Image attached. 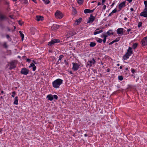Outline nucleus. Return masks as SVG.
Segmentation results:
<instances>
[{
  "mask_svg": "<svg viewBox=\"0 0 147 147\" xmlns=\"http://www.w3.org/2000/svg\"><path fill=\"white\" fill-rule=\"evenodd\" d=\"M62 83L63 80H62L60 79H57L52 82L53 86L55 88H57Z\"/></svg>",
  "mask_w": 147,
  "mask_h": 147,
  "instance_id": "nucleus-1",
  "label": "nucleus"
},
{
  "mask_svg": "<svg viewBox=\"0 0 147 147\" xmlns=\"http://www.w3.org/2000/svg\"><path fill=\"white\" fill-rule=\"evenodd\" d=\"M132 48L129 47L128 49L127 50V52L123 56V59L124 60H126L128 59L129 57L133 53V52L132 51Z\"/></svg>",
  "mask_w": 147,
  "mask_h": 147,
  "instance_id": "nucleus-2",
  "label": "nucleus"
},
{
  "mask_svg": "<svg viewBox=\"0 0 147 147\" xmlns=\"http://www.w3.org/2000/svg\"><path fill=\"white\" fill-rule=\"evenodd\" d=\"M55 16L57 18L60 19L63 17V15L62 13L60 11H57L55 13Z\"/></svg>",
  "mask_w": 147,
  "mask_h": 147,
  "instance_id": "nucleus-3",
  "label": "nucleus"
},
{
  "mask_svg": "<svg viewBox=\"0 0 147 147\" xmlns=\"http://www.w3.org/2000/svg\"><path fill=\"white\" fill-rule=\"evenodd\" d=\"M60 40L59 39H55L52 40H51L49 42L48 45L49 46H51L52 45H54L55 43H59L60 42Z\"/></svg>",
  "mask_w": 147,
  "mask_h": 147,
  "instance_id": "nucleus-4",
  "label": "nucleus"
},
{
  "mask_svg": "<svg viewBox=\"0 0 147 147\" xmlns=\"http://www.w3.org/2000/svg\"><path fill=\"white\" fill-rule=\"evenodd\" d=\"M96 62L94 59L93 58L92 60L88 61L87 63L86 67H88V66L90 67H92V65L94 64Z\"/></svg>",
  "mask_w": 147,
  "mask_h": 147,
  "instance_id": "nucleus-5",
  "label": "nucleus"
},
{
  "mask_svg": "<svg viewBox=\"0 0 147 147\" xmlns=\"http://www.w3.org/2000/svg\"><path fill=\"white\" fill-rule=\"evenodd\" d=\"M72 64L73 65L72 69L74 71H76L79 68L80 65L79 64L76 63H73Z\"/></svg>",
  "mask_w": 147,
  "mask_h": 147,
  "instance_id": "nucleus-6",
  "label": "nucleus"
},
{
  "mask_svg": "<svg viewBox=\"0 0 147 147\" xmlns=\"http://www.w3.org/2000/svg\"><path fill=\"white\" fill-rule=\"evenodd\" d=\"M29 71L28 69L25 68H24L22 69L20 72L22 74L27 75L28 74Z\"/></svg>",
  "mask_w": 147,
  "mask_h": 147,
  "instance_id": "nucleus-7",
  "label": "nucleus"
},
{
  "mask_svg": "<svg viewBox=\"0 0 147 147\" xmlns=\"http://www.w3.org/2000/svg\"><path fill=\"white\" fill-rule=\"evenodd\" d=\"M95 19V17L92 14L90 15V17L89 18V20L87 22V23H92Z\"/></svg>",
  "mask_w": 147,
  "mask_h": 147,
  "instance_id": "nucleus-8",
  "label": "nucleus"
},
{
  "mask_svg": "<svg viewBox=\"0 0 147 147\" xmlns=\"http://www.w3.org/2000/svg\"><path fill=\"white\" fill-rule=\"evenodd\" d=\"M142 45L144 46H146L147 44V36L144 38L141 41Z\"/></svg>",
  "mask_w": 147,
  "mask_h": 147,
  "instance_id": "nucleus-9",
  "label": "nucleus"
},
{
  "mask_svg": "<svg viewBox=\"0 0 147 147\" xmlns=\"http://www.w3.org/2000/svg\"><path fill=\"white\" fill-rule=\"evenodd\" d=\"M125 1H123L119 4V8L120 10H121L122 8L124 7L125 6Z\"/></svg>",
  "mask_w": 147,
  "mask_h": 147,
  "instance_id": "nucleus-10",
  "label": "nucleus"
},
{
  "mask_svg": "<svg viewBox=\"0 0 147 147\" xmlns=\"http://www.w3.org/2000/svg\"><path fill=\"white\" fill-rule=\"evenodd\" d=\"M59 28V26L57 25L54 24L51 27V29L52 30L55 31L58 29Z\"/></svg>",
  "mask_w": 147,
  "mask_h": 147,
  "instance_id": "nucleus-11",
  "label": "nucleus"
},
{
  "mask_svg": "<svg viewBox=\"0 0 147 147\" xmlns=\"http://www.w3.org/2000/svg\"><path fill=\"white\" fill-rule=\"evenodd\" d=\"M16 67V65L14 62L12 61L10 63V69H13L15 68Z\"/></svg>",
  "mask_w": 147,
  "mask_h": 147,
  "instance_id": "nucleus-12",
  "label": "nucleus"
},
{
  "mask_svg": "<svg viewBox=\"0 0 147 147\" xmlns=\"http://www.w3.org/2000/svg\"><path fill=\"white\" fill-rule=\"evenodd\" d=\"M94 9L90 10L88 9H86L84 11V12L85 13H92L93 12Z\"/></svg>",
  "mask_w": 147,
  "mask_h": 147,
  "instance_id": "nucleus-13",
  "label": "nucleus"
},
{
  "mask_svg": "<svg viewBox=\"0 0 147 147\" xmlns=\"http://www.w3.org/2000/svg\"><path fill=\"white\" fill-rule=\"evenodd\" d=\"M123 28L118 29L117 30V34H123Z\"/></svg>",
  "mask_w": 147,
  "mask_h": 147,
  "instance_id": "nucleus-14",
  "label": "nucleus"
},
{
  "mask_svg": "<svg viewBox=\"0 0 147 147\" xmlns=\"http://www.w3.org/2000/svg\"><path fill=\"white\" fill-rule=\"evenodd\" d=\"M141 16H143L144 17H147V12L143 11L140 13Z\"/></svg>",
  "mask_w": 147,
  "mask_h": 147,
  "instance_id": "nucleus-15",
  "label": "nucleus"
},
{
  "mask_svg": "<svg viewBox=\"0 0 147 147\" xmlns=\"http://www.w3.org/2000/svg\"><path fill=\"white\" fill-rule=\"evenodd\" d=\"M36 20L37 21H39L40 20H42L43 19V18L42 16H36Z\"/></svg>",
  "mask_w": 147,
  "mask_h": 147,
  "instance_id": "nucleus-16",
  "label": "nucleus"
},
{
  "mask_svg": "<svg viewBox=\"0 0 147 147\" xmlns=\"http://www.w3.org/2000/svg\"><path fill=\"white\" fill-rule=\"evenodd\" d=\"M47 98H48L49 100L52 101L53 99V97L51 94H49L47 96Z\"/></svg>",
  "mask_w": 147,
  "mask_h": 147,
  "instance_id": "nucleus-17",
  "label": "nucleus"
},
{
  "mask_svg": "<svg viewBox=\"0 0 147 147\" xmlns=\"http://www.w3.org/2000/svg\"><path fill=\"white\" fill-rule=\"evenodd\" d=\"M18 103V97L16 96L15 97L14 102V104L15 105H17Z\"/></svg>",
  "mask_w": 147,
  "mask_h": 147,
  "instance_id": "nucleus-18",
  "label": "nucleus"
},
{
  "mask_svg": "<svg viewBox=\"0 0 147 147\" xmlns=\"http://www.w3.org/2000/svg\"><path fill=\"white\" fill-rule=\"evenodd\" d=\"M96 43L94 42H91L90 44V46L91 47H94L96 45Z\"/></svg>",
  "mask_w": 147,
  "mask_h": 147,
  "instance_id": "nucleus-19",
  "label": "nucleus"
},
{
  "mask_svg": "<svg viewBox=\"0 0 147 147\" xmlns=\"http://www.w3.org/2000/svg\"><path fill=\"white\" fill-rule=\"evenodd\" d=\"M5 18V17L4 15L2 14H0V20H3Z\"/></svg>",
  "mask_w": 147,
  "mask_h": 147,
  "instance_id": "nucleus-20",
  "label": "nucleus"
},
{
  "mask_svg": "<svg viewBox=\"0 0 147 147\" xmlns=\"http://www.w3.org/2000/svg\"><path fill=\"white\" fill-rule=\"evenodd\" d=\"M103 32V30H100L98 31H95L94 32V34L95 35L98 34L102 32Z\"/></svg>",
  "mask_w": 147,
  "mask_h": 147,
  "instance_id": "nucleus-21",
  "label": "nucleus"
},
{
  "mask_svg": "<svg viewBox=\"0 0 147 147\" xmlns=\"http://www.w3.org/2000/svg\"><path fill=\"white\" fill-rule=\"evenodd\" d=\"M19 32L20 34V36H21V37H22V40L24 38V34L22 33V32L21 31H20Z\"/></svg>",
  "mask_w": 147,
  "mask_h": 147,
  "instance_id": "nucleus-22",
  "label": "nucleus"
},
{
  "mask_svg": "<svg viewBox=\"0 0 147 147\" xmlns=\"http://www.w3.org/2000/svg\"><path fill=\"white\" fill-rule=\"evenodd\" d=\"M46 4H49L50 1L49 0H42Z\"/></svg>",
  "mask_w": 147,
  "mask_h": 147,
  "instance_id": "nucleus-23",
  "label": "nucleus"
},
{
  "mask_svg": "<svg viewBox=\"0 0 147 147\" xmlns=\"http://www.w3.org/2000/svg\"><path fill=\"white\" fill-rule=\"evenodd\" d=\"M111 31V30H110L108 31H107L106 34H107L108 35H110L111 34H112V35L113 34V32H110Z\"/></svg>",
  "mask_w": 147,
  "mask_h": 147,
  "instance_id": "nucleus-24",
  "label": "nucleus"
},
{
  "mask_svg": "<svg viewBox=\"0 0 147 147\" xmlns=\"http://www.w3.org/2000/svg\"><path fill=\"white\" fill-rule=\"evenodd\" d=\"M0 28L1 29H3L5 28V26L1 22H0Z\"/></svg>",
  "mask_w": 147,
  "mask_h": 147,
  "instance_id": "nucleus-25",
  "label": "nucleus"
},
{
  "mask_svg": "<svg viewBox=\"0 0 147 147\" xmlns=\"http://www.w3.org/2000/svg\"><path fill=\"white\" fill-rule=\"evenodd\" d=\"M138 46V44L135 43L133 45V47L134 49H135Z\"/></svg>",
  "mask_w": 147,
  "mask_h": 147,
  "instance_id": "nucleus-26",
  "label": "nucleus"
},
{
  "mask_svg": "<svg viewBox=\"0 0 147 147\" xmlns=\"http://www.w3.org/2000/svg\"><path fill=\"white\" fill-rule=\"evenodd\" d=\"M82 20V18H80L79 19L77 20L76 21V22L78 23H80V22H81V21Z\"/></svg>",
  "mask_w": 147,
  "mask_h": 147,
  "instance_id": "nucleus-27",
  "label": "nucleus"
},
{
  "mask_svg": "<svg viewBox=\"0 0 147 147\" xmlns=\"http://www.w3.org/2000/svg\"><path fill=\"white\" fill-rule=\"evenodd\" d=\"M118 79L119 80L121 81L123 79V77L122 76H118Z\"/></svg>",
  "mask_w": 147,
  "mask_h": 147,
  "instance_id": "nucleus-28",
  "label": "nucleus"
},
{
  "mask_svg": "<svg viewBox=\"0 0 147 147\" xmlns=\"http://www.w3.org/2000/svg\"><path fill=\"white\" fill-rule=\"evenodd\" d=\"M97 42L99 43H101L102 41V40L101 38H98V40H97Z\"/></svg>",
  "mask_w": 147,
  "mask_h": 147,
  "instance_id": "nucleus-29",
  "label": "nucleus"
},
{
  "mask_svg": "<svg viewBox=\"0 0 147 147\" xmlns=\"http://www.w3.org/2000/svg\"><path fill=\"white\" fill-rule=\"evenodd\" d=\"M63 57V55H60L59 56V60L60 61L61 60V59Z\"/></svg>",
  "mask_w": 147,
  "mask_h": 147,
  "instance_id": "nucleus-30",
  "label": "nucleus"
},
{
  "mask_svg": "<svg viewBox=\"0 0 147 147\" xmlns=\"http://www.w3.org/2000/svg\"><path fill=\"white\" fill-rule=\"evenodd\" d=\"M78 3H82L83 2V0H78Z\"/></svg>",
  "mask_w": 147,
  "mask_h": 147,
  "instance_id": "nucleus-31",
  "label": "nucleus"
},
{
  "mask_svg": "<svg viewBox=\"0 0 147 147\" xmlns=\"http://www.w3.org/2000/svg\"><path fill=\"white\" fill-rule=\"evenodd\" d=\"M53 97L56 100H57L58 99V97L56 95H53Z\"/></svg>",
  "mask_w": 147,
  "mask_h": 147,
  "instance_id": "nucleus-32",
  "label": "nucleus"
},
{
  "mask_svg": "<svg viewBox=\"0 0 147 147\" xmlns=\"http://www.w3.org/2000/svg\"><path fill=\"white\" fill-rule=\"evenodd\" d=\"M35 65L33 63H32L30 64V65L29 66V67L30 68L31 67H33Z\"/></svg>",
  "mask_w": 147,
  "mask_h": 147,
  "instance_id": "nucleus-33",
  "label": "nucleus"
},
{
  "mask_svg": "<svg viewBox=\"0 0 147 147\" xmlns=\"http://www.w3.org/2000/svg\"><path fill=\"white\" fill-rule=\"evenodd\" d=\"M142 23L141 22H139L138 23V27H140L142 26Z\"/></svg>",
  "mask_w": 147,
  "mask_h": 147,
  "instance_id": "nucleus-34",
  "label": "nucleus"
},
{
  "mask_svg": "<svg viewBox=\"0 0 147 147\" xmlns=\"http://www.w3.org/2000/svg\"><path fill=\"white\" fill-rule=\"evenodd\" d=\"M72 8L73 9V12L75 13V14H76L77 13V11L75 9H74V7H72Z\"/></svg>",
  "mask_w": 147,
  "mask_h": 147,
  "instance_id": "nucleus-35",
  "label": "nucleus"
},
{
  "mask_svg": "<svg viewBox=\"0 0 147 147\" xmlns=\"http://www.w3.org/2000/svg\"><path fill=\"white\" fill-rule=\"evenodd\" d=\"M144 3L145 5V7H147V1H144Z\"/></svg>",
  "mask_w": 147,
  "mask_h": 147,
  "instance_id": "nucleus-36",
  "label": "nucleus"
},
{
  "mask_svg": "<svg viewBox=\"0 0 147 147\" xmlns=\"http://www.w3.org/2000/svg\"><path fill=\"white\" fill-rule=\"evenodd\" d=\"M12 95H11L12 97H14V95H15L16 94V92L15 91H13L12 92Z\"/></svg>",
  "mask_w": 147,
  "mask_h": 147,
  "instance_id": "nucleus-37",
  "label": "nucleus"
},
{
  "mask_svg": "<svg viewBox=\"0 0 147 147\" xmlns=\"http://www.w3.org/2000/svg\"><path fill=\"white\" fill-rule=\"evenodd\" d=\"M117 10L116 9H115L112 11L111 12V13H116L117 12Z\"/></svg>",
  "mask_w": 147,
  "mask_h": 147,
  "instance_id": "nucleus-38",
  "label": "nucleus"
},
{
  "mask_svg": "<svg viewBox=\"0 0 147 147\" xmlns=\"http://www.w3.org/2000/svg\"><path fill=\"white\" fill-rule=\"evenodd\" d=\"M19 24L20 25H22V24H23V22L20 20H19L18 21Z\"/></svg>",
  "mask_w": 147,
  "mask_h": 147,
  "instance_id": "nucleus-39",
  "label": "nucleus"
},
{
  "mask_svg": "<svg viewBox=\"0 0 147 147\" xmlns=\"http://www.w3.org/2000/svg\"><path fill=\"white\" fill-rule=\"evenodd\" d=\"M131 71L132 73L133 74H134L135 72V70L134 69H131Z\"/></svg>",
  "mask_w": 147,
  "mask_h": 147,
  "instance_id": "nucleus-40",
  "label": "nucleus"
},
{
  "mask_svg": "<svg viewBox=\"0 0 147 147\" xmlns=\"http://www.w3.org/2000/svg\"><path fill=\"white\" fill-rule=\"evenodd\" d=\"M108 35H107L106 34H103L102 36H103V37H104V38H106L108 37Z\"/></svg>",
  "mask_w": 147,
  "mask_h": 147,
  "instance_id": "nucleus-41",
  "label": "nucleus"
},
{
  "mask_svg": "<svg viewBox=\"0 0 147 147\" xmlns=\"http://www.w3.org/2000/svg\"><path fill=\"white\" fill-rule=\"evenodd\" d=\"M115 42V41L114 40H113V41H112L111 42H110L109 43V45H112V44H113Z\"/></svg>",
  "mask_w": 147,
  "mask_h": 147,
  "instance_id": "nucleus-42",
  "label": "nucleus"
},
{
  "mask_svg": "<svg viewBox=\"0 0 147 147\" xmlns=\"http://www.w3.org/2000/svg\"><path fill=\"white\" fill-rule=\"evenodd\" d=\"M36 69V67L35 66H34V67H33V70L34 71Z\"/></svg>",
  "mask_w": 147,
  "mask_h": 147,
  "instance_id": "nucleus-43",
  "label": "nucleus"
},
{
  "mask_svg": "<svg viewBox=\"0 0 147 147\" xmlns=\"http://www.w3.org/2000/svg\"><path fill=\"white\" fill-rule=\"evenodd\" d=\"M27 3V0H24V1L23 2V3H24V4H26Z\"/></svg>",
  "mask_w": 147,
  "mask_h": 147,
  "instance_id": "nucleus-44",
  "label": "nucleus"
},
{
  "mask_svg": "<svg viewBox=\"0 0 147 147\" xmlns=\"http://www.w3.org/2000/svg\"><path fill=\"white\" fill-rule=\"evenodd\" d=\"M106 38H104L103 40H102L104 43H105L106 42Z\"/></svg>",
  "mask_w": 147,
  "mask_h": 147,
  "instance_id": "nucleus-45",
  "label": "nucleus"
},
{
  "mask_svg": "<svg viewBox=\"0 0 147 147\" xmlns=\"http://www.w3.org/2000/svg\"><path fill=\"white\" fill-rule=\"evenodd\" d=\"M119 40V38H116V39L115 40H114L115 41V42H116L118 41Z\"/></svg>",
  "mask_w": 147,
  "mask_h": 147,
  "instance_id": "nucleus-46",
  "label": "nucleus"
},
{
  "mask_svg": "<svg viewBox=\"0 0 147 147\" xmlns=\"http://www.w3.org/2000/svg\"><path fill=\"white\" fill-rule=\"evenodd\" d=\"M144 10V11L147 12V7H145Z\"/></svg>",
  "mask_w": 147,
  "mask_h": 147,
  "instance_id": "nucleus-47",
  "label": "nucleus"
},
{
  "mask_svg": "<svg viewBox=\"0 0 147 147\" xmlns=\"http://www.w3.org/2000/svg\"><path fill=\"white\" fill-rule=\"evenodd\" d=\"M106 5H104L103 6V8H102V9L104 10L106 8Z\"/></svg>",
  "mask_w": 147,
  "mask_h": 147,
  "instance_id": "nucleus-48",
  "label": "nucleus"
},
{
  "mask_svg": "<svg viewBox=\"0 0 147 147\" xmlns=\"http://www.w3.org/2000/svg\"><path fill=\"white\" fill-rule=\"evenodd\" d=\"M106 0H102V5H103L105 1Z\"/></svg>",
  "mask_w": 147,
  "mask_h": 147,
  "instance_id": "nucleus-49",
  "label": "nucleus"
},
{
  "mask_svg": "<svg viewBox=\"0 0 147 147\" xmlns=\"http://www.w3.org/2000/svg\"><path fill=\"white\" fill-rule=\"evenodd\" d=\"M26 61L27 62H29L30 61V59H26Z\"/></svg>",
  "mask_w": 147,
  "mask_h": 147,
  "instance_id": "nucleus-50",
  "label": "nucleus"
},
{
  "mask_svg": "<svg viewBox=\"0 0 147 147\" xmlns=\"http://www.w3.org/2000/svg\"><path fill=\"white\" fill-rule=\"evenodd\" d=\"M131 30V29L129 28V29H128L127 30V31L128 32H129V31H130Z\"/></svg>",
  "mask_w": 147,
  "mask_h": 147,
  "instance_id": "nucleus-51",
  "label": "nucleus"
},
{
  "mask_svg": "<svg viewBox=\"0 0 147 147\" xmlns=\"http://www.w3.org/2000/svg\"><path fill=\"white\" fill-rule=\"evenodd\" d=\"M6 36L7 38H9V36L8 35H7Z\"/></svg>",
  "mask_w": 147,
  "mask_h": 147,
  "instance_id": "nucleus-52",
  "label": "nucleus"
},
{
  "mask_svg": "<svg viewBox=\"0 0 147 147\" xmlns=\"http://www.w3.org/2000/svg\"><path fill=\"white\" fill-rule=\"evenodd\" d=\"M107 72H110V69L109 68H108L107 69Z\"/></svg>",
  "mask_w": 147,
  "mask_h": 147,
  "instance_id": "nucleus-53",
  "label": "nucleus"
},
{
  "mask_svg": "<svg viewBox=\"0 0 147 147\" xmlns=\"http://www.w3.org/2000/svg\"><path fill=\"white\" fill-rule=\"evenodd\" d=\"M32 62H33V63L34 64H36V62L35 61H34L33 60Z\"/></svg>",
  "mask_w": 147,
  "mask_h": 147,
  "instance_id": "nucleus-54",
  "label": "nucleus"
},
{
  "mask_svg": "<svg viewBox=\"0 0 147 147\" xmlns=\"http://www.w3.org/2000/svg\"><path fill=\"white\" fill-rule=\"evenodd\" d=\"M127 1H128L129 3H130L132 2V0H126Z\"/></svg>",
  "mask_w": 147,
  "mask_h": 147,
  "instance_id": "nucleus-55",
  "label": "nucleus"
},
{
  "mask_svg": "<svg viewBox=\"0 0 147 147\" xmlns=\"http://www.w3.org/2000/svg\"><path fill=\"white\" fill-rule=\"evenodd\" d=\"M112 13H111H111H110L109 14V15H108V16H111Z\"/></svg>",
  "mask_w": 147,
  "mask_h": 147,
  "instance_id": "nucleus-56",
  "label": "nucleus"
},
{
  "mask_svg": "<svg viewBox=\"0 0 147 147\" xmlns=\"http://www.w3.org/2000/svg\"><path fill=\"white\" fill-rule=\"evenodd\" d=\"M7 29H8V30L9 31H10V28H9V27H7Z\"/></svg>",
  "mask_w": 147,
  "mask_h": 147,
  "instance_id": "nucleus-57",
  "label": "nucleus"
},
{
  "mask_svg": "<svg viewBox=\"0 0 147 147\" xmlns=\"http://www.w3.org/2000/svg\"><path fill=\"white\" fill-rule=\"evenodd\" d=\"M101 5V3L100 2H98V5Z\"/></svg>",
  "mask_w": 147,
  "mask_h": 147,
  "instance_id": "nucleus-58",
  "label": "nucleus"
},
{
  "mask_svg": "<svg viewBox=\"0 0 147 147\" xmlns=\"http://www.w3.org/2000/svg\"><path fill=\"white\" fill-rule=\"evenodd\" d=\"M75 34H76V33L74 32V33L73 34H71V36H73V35H75Z\"/></svg>",
  "mask_w": 147,
  "mask_h": 147,
  "instance_id": "nucleus-59",
  "label": "nucleus"
},
{
  "mask_svg": "<svg viewBox=\"0 0 147 147\" xmlns=\"http://www.w3.org/2000/svg\"><path fill=\"white\" fill-rule=\"evenodd\" d=\"M127 20V18L126 17H125L124 18V20Z\"/></svg>",
  "mask_w": 147,
  "mask_h": 147,
  "instance_id": "nucleus-60",
  "label": "nucleus"
},
{
  "mask_svg": "<svg viewBox=\"0 0 147 147\" xmlns=\"http://www.w3.org/2000/svg\"><path fill=\"white\" fill-rule=\"evenodd\" d=\"M33 1H34V3H36V0H32Z\"/></svg>",
  "mask_w": 147,
  "mask_h": 147,
  "instance_id": "nucleus-61",
  "label": "nucleus"
},
{
  "mask_svg": "<svg viewBox=\"0 0 147 147\" xmlns=\"http://www.w3.org/2000/svg\"><path fill=\"white\" fill-rule=\"evenodd\" d=\"M130 10L131 11H132L134 10V9L133 8H131L130 9Z\"/></svg>",
  "mask_w": 147,
  "mask_h": 147,
  "instance_id": "nucleus-62",
  "label": "nucleus"
},
{
  "mask_svg": "<svg viewBox=\"0 0 147 147\" xmlns=\"http://www.w3.org/2000/svg\"><path fill=\"white\" fill-rule=\"evenodd\" d=\"M59 64V61H58L57 62V63H56V64H57V65H58V64Z\"/></svg>",
  "mask_w": 147,
  "mask_h": 147,
  "instance_id": "nucleus-63",
  "label": "nucleus"
},
{
  "mask_svg": "<svg viewBox=\"0 0 147 147\" xmlns=\"http://www.w3.org/2000/svg\"><path fill=\"white\" fill-rule=\"evenodd\" d=\"M119 68H120V69H122V66H121Z\"/></svg>",
  "mask_w": 147,
  "mask_h": 147,
  "instance_id": "nucleus-64",
  "label": "nucleus"
}]
</instances>
